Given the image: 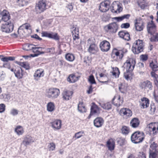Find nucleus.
Wrapping results in <instances>:
<instances>
[{"label": "nucleus", "mask_w": 158, "mask_h": 158, "mask_svg": "<svg viewBox=\"0 0 158 158\" xmlns=\"http://www.w3.org/2000/svg\"><path fill=\"white\" fill-rule=\"evenodd\" d=\"M158 151H154L150 150L149 155V158H157Z\"/></svg>", "instance_id": "41"}, {"label": "nucleus", "mask_w": 158, "mask_h": 158, "mask_svg": "<svg viewBox=\"0 0 158 158\" xmlns=\"http://www.w3.org/2000/svg\"><path fill=\"white\" fill-rule=\"evenodd\" d=\"M130 26V24L129 23H123L121 26V27L122 28H127Z\"/></svg>", "instance_id": "61"}, {"label": "nucleus", "mask_w": 158, "mask_h": 158, "mask_svg": "<svg viewBox=\"0 0 158 158\" xmlns=\"http://www.w3.org/2000/svg\"><path fill=\"white\" fill-rule=\"evenodd\" d=\"M147 29L148 32L151 35H153L156 30V26L152 20L148 23Z\"/></svg>", "instance_id": "16"}, {"label": "nucleus", "mask_w": 158, "mask_h": 158, "mask_svg": "<svg viewBox=\"0 0 158 158\" xmlns=\"http://www.w3.org/2000/svg\"><path fill=\"white\" fill-rule=\"evenodd\" d=\"M127 52V49L125 48L120 49L114 48L111 53V57L114 60L118 61L122 59L124 54Z\"/></svg>", "instance_id": "2"}, {"label": "nucleus", "mask_w": 158, "mask_h": 158, "mask_svg": "<svg viewBox=\"0 0 158 158\" xmlns=\"http://www.w3.org/2000/svg\"><path fill=\"white\" fill-rule=\"evenodd\" d=\"M118 35L120 38H122L125 40L129 41L130 40V35L127 31H121L119 32Z\"/></svg>", "instance_id": "19"}, {"label": "nucleus", "mask_w": 158, "mask_h": 158, "mask_svg": "<svg viewBox=\"0 0 158 158\" xmlns=\"http://www.w3.org/2000/svg\"><path fill=\"white\" fill-rule=\"evenodd\" d=\"M103 123L104 120L101 117H98L94 120V124L97 127H101L103 125Z\"/></svg>", "instance_id": "23"}, {"label": "nucleus", "mask_w": 158, "mask_h": 158, "mask_svg": "<svg viewBox=\"0 0 158 158\" xmlns=\"http://www.w3.org/2000/svg\"><path fill=\"white\" fill-rule=\"evenodd\" d=\"M121 131L123 134L126 135L129 132V128L126 126H123L121 128Z\"/></svg>", "instance_id": "45"}, {"label": "nucleus", "mask_w": 158, "mask_h": 158, "mask_svg": "<svg viewBox=\"0 0 158 158\" xmlns=\"http://www.w3.org/2000/svg\"><path fill=\"white\" fill-rule=\"evenodd\" d=\"M120 114L121 115L125 116L127 118L131 116L132 113L130 109L127 108H123L121 109Z\"/></svg>", "instance_id": "17"}, {"label": "nucleus", "mask_w": 158, "mask_h": 158, "mask_svg": "<svg viewBox=\"0 0 158 158\" xmlns=\"http://www.w3.org/2000/svg\"><path fill=\"white\" fill-rule=\"evenodd\" d=\"M80 77L76 76L74 74H72L69 75L67 78V81L70 83H73L79 79Z\"/></svg>", "instance_id": "26"}, {"label": "nucleus", "mask_w": 158, "mask_h": 158, "mask_svg": "<svg viewBox=\"0 0 158 158\" xmlns=\"http://www.w3.org/2000/svg\"><path fill=\"white\" fill-rule=\"evenodd\" d=\"M56 146L53 143H50L48 145V148L49 151H52L54 150Z\"/></svg>", "instance_id": "52"}, {"label": "nucleus", "mask_w": 158, "mask_h": 158, "mask_svg": "<svg viewBox=\"0 0 158 158\" xmlns=\"http://www.w3.org/2000/svg\"><path fill=\"white\" fill-rule=\"evenodd\" d=\"M44 74V71L42 69H40L37 70L34 75L35 79L38 80L40 77H43Z\"/></svg>", "instance_id": "24"}, {"label": "nucleus", "mask_w": 158, "mask_h": 158, "mask_svg": "<svg viewBox=\"0 0 158 158\" xmlns=\"http://www.w3.org/2000/svg\"><path fill=\"white\" fill-rule=\"evenodd\" d=\"M145 135L144 133L139 131L134 132L131 137L132 142L135 143L141 142L144 139Z\"/></svg>", "instance_id": "4"}, {"label": "nucleus", "mask_w": 158, "mask_h": 158, "mask_svg": "<svg viewBox=\"0 0 158 158\" xmlns=\"http://www.w3.org/2000/svg\"><path fill=\"white\" fill-rule=\"evenodd\" d=\"M35 46L33 45V48L31 50H32L33 52L34 53H37V54H34L33 55H31L33 57L37 56L39 55L40 54H43L44 53V52H41L42 49H44V48L41 47H34Z\"/></svg>", "instance_id": "22"}, {"label": "nucleus", "mask_w": 158, "mask_h": 158, "mask_svg": "<svg viewBox=\"0 0 158 158\" xmlns=\"http://www.w3.org/2000/svg\"><path fill=\"white\" fill-rule=\"evenodd\" d=\"M98 50V48L96 45L94 44H91L88 49V51L92 54L96 52Z\"/></svg>", "instance_id": "28"}, {"label": "nucleus", "mask_w": 158, "mask_h": 158, "mask_svg": "<svg viewBox=\"0 0 158 158\" xmlns=\"http://www.w3.org/2000/svg\"><path fill=\"white\" fill-rule=\"evenodd\" d=\"M51 37H50V38L56 40H59V38L57 33H51Z\"/></svg>", "instance_id": "53"}, {"label": "nucleus", "mask_w": 158, "mask_h": 158, "mask_svg": "<svg viewBox=\"0 0 158 158\" xmlns=\"http://www.w3.org/2000/svg\"><path fill=\"white\" fill-rule=\"evenodd\" d=\"M15 60V57L13 56H9L4 57L1 59L2 61L3 62H8L9 60Z\"/></svg>", "instance_id": "49"}, {"label": "nucleus", "mask_w": 158, "mask_h": 158, "mask_svg": "<svg viewBox=\"0 0 158 158\" xmlns=\"http://www.w3.org/2000/svg\"><path fill=\"white\" fill-rule=\"evenodd\" d=\"M79 32H78V31L75 33L74 35H73V40L74 41H75L76 40H78L79 38Z\"/></svg>", "instance_id": "59"}, {"label": "nucleus", "mask_w": 158, "mask_h": 158, "mask_svg": "<svg viewBox=\"0 0 158 158\" xmlns=\"http://www.w3.org/2000/svg\"><path fill=\"white\" fill-rule=\"evenodd\" d=\"M150 66L152 69V71L151 72H155L158 70V65L156 62H152L150 64Z\"/></svg>", "instance_id": "38"}, {"label": "nucleus", "mask_w": 158, "mask_h": 158, "mask_svg": "<svg viewBox=\"0 0 158 158\" xmlns=\"http://www.w3.org/2000/svg\"><path fill=\"white\" fill-rule=\"evenodd\" d=\"M14 28V24L10 21L2 24L0 30L2 32L10 33L11 32Z\"/></svg>", "instance_id": "5"}, {"label": "nucleus", "mask_w": 158, "mask_h": 158, "mask_svg": "<svg viewBox=\"0 0 158 158\" xmlns=\"http://www.w3.org/2000/svg\"><path fill=\"white\" fill-rule=\"evenodd\" d=\"M15 76L18 78L21 79L23 77V70L20 67L16 68L14 71Z\"/></svg>", "instance_id": "20"}, {"label": "nucleus", "mask_w": 158, "mask_h": 158, "mask_svg": "<svg viewBox=\"0 0 158 158\" xmlns=\"http://www.w3.org/2000/svg\"><path fill=\"white\" fill-rule=\"evenodd\" d=\"M137 3L139 6L142 9H144L145 7V2L144 0H139L137 2Z\"/></svg>", "instance_id": "50"}, {"label": "nucleus", "mask_w": 158, "mask_h": 158, "mask_svg": "<svg viewBox=\"0 0 158 158\" xmlns=\"http://www.w3.org/2000/svg\"><path fill=\"white\" fill-rule=\"evenodd\" d=\"M141 59L143 61H145L147 60L148 59V56L147 55H141L140 56Z\"/></svg>", "instance_id": "62"}, {"label": "nucleus", "mask_w": 158, "mask_h": 158, "mask_svg": "<svg viewBox=\"0 0 158 158\" xmlns=\"http://www.w3.org/2000/svg\"><path fill=\"white\" fill-rule=\"evenodd\" d=\"M62 122L61 120L56 119L50 123L52 127L54 130H58L61 127Z\"/></svg>", "instance_id": "15"}, {"label": "nucleus", "mask_w": 158, "mask_h": 158, "mask_svg": "<svg viewBox=\"0 0 158 158\" xmlns=\"http://www.w3.org/2000/svg\"><path fill=\"white\" fill-rule=\"evenodd\" d=\"M140 103L141 108L144 109L148 106L149 100L148 99L146 98H143L141 99V101L140 102Z\"/></svg>", "instance_id": "21"}, {"label": "nucleus", "mask_w": 158, "mask_h": 158, "mask_svg": "<svg viewBox=\"0 0 158 158\" xmlns=\"http://www.w3.org/2000/svg\"><path fill=\"white\" fill-rule=\"evenodd\" d=\"M29 0H18L17 2L20 6H23L26 5Z\"/></svg>", "instance_id": "48"}, {"label": "nucleus", "mask_w": 158, "mask_h": 158, "mask_svg": "<svg viewBox=\"0 0 158 158\" xmlns=\"http://www.w3.org/2000/svg\"><path fill=\"white\" fill-rule=\"evenodd\" d=\"M112 73V75L114 76L115 78L118 77V76L120 74V71L118 68L115 67Z\"/></svg>", "instance_id": "46"}, {"label": "nucleus", "mask_w": 158, "mask_h": 158, "mask_svg": "<svg viewBox=\"0 0 158 158\" xmlns=\"http://www.w3.org/2000/svg\"><path fill=\"white\" fill-rule=\"evenodd\" d=\"M133 45L135 46H137V47L139 46V47H141V48H144V42H143V40H138L135 42Z\"/></svg>", "instance_id": "37"}, {"label": "nucleus", "mask_w": 158, "mask_h": 158, "mask_svg": "<svg viewBox=\"0 0 158 158\" xmlns=\"http://www.w3.org/2000/svg\"><path fill=\"white\" fill-rule=\"evenodd\" d=\"M131 15L129 14L124 15L120 17H116L114 18V19L116 20L118 22H120L124 19H128Z\"/></svg>", "instance_id": "34"}, {"label": "nucleus", "mask_w": 158, "mask_h": 158, "mask_svg": "<svg viewBox=\"0 0 158 158\" xmlns=\"http://www.w3.org/2000/svg\"><path fill=\"white\" fill-rule=\"evenodd\" d=\"M156 109V108L154 105H152L150 106V111L151 112V114H154Z\"/></svg>", "instance_id": "64"}, {"label": "nucleus", "mask_w": 158, "mask_h": 158, "mask_svg": "<svg viewBox=\"0 0 158 158\" xmlns=\"http://www.w3.org/2000/svg\"><path fill=\"white\" fill-rule=\"evenodd\" d=\"M118 27L117 24L116 23L114 22L105 26L104 29L106 32H109L110 33H113L116 32Z\"/></svg>", "instance_id": "7"}, {"label": "nucleus", "mask_w": 158, "mask_h": 158, "mask_svg": "<svg viewBox=\"0 0 158 158\" xmlns=\"http://www.w3.org/2000/svg\"><path fill=\"white\" fill-rule=\"evenodd\" d=\"M139 85L140 87L142 89H148L149 90H152V89L153 86L152 83L148 80L141 82Z\"/></svg>", "instance_id": "14"}, {"label": "nucleus", "mask_w": 158, "mask_h": 158, "mask_svg": "<svg viewBox=\"0 0 158 158\" xmlns=\"http://www.w3.org/2000/svg\"><path fill=\"white\" fill-rule=\"evenodd\" d=\"M141 47L139 46L137 47V46H135L133 45L132 48V51L134 54H138L143 51L144 48Z\"/></svg>", "instance_id": "30"}, {"label": "nucleus", "mask_w": 158, "mask_h": 158, "mask_svg": "<svg viewBox=\"0 0 158 158\" xmlns=\"http://www.w3.org/2000/svg\"><path fill=\"white\" fill-rule=\"evenodd\" d=\"M158 147V145L157 143H156L155 142H153L150 145V148L152 149V151H158L156 149V148Z\"/></svg>", "instance_id": "55"}, {"label": "nucleus", "mask_w": 158, "mask_h": 158, "mask_svg": "<svg viewBox=\"0 0 158 158\" xmlns=\"http://www.w3.org/2000/svg\"><path fill=\"white\" fill-rule=\"evenodd\" d=\"M135 27L136 30L138 31L143 30L144 27V23L140 18L136 19L135 21Z\"/></svg>", "instance_id": "11"}, {"label": "nucleus", "mask_w": 158, "mask_h": 158, "mask_svg": "<svg viewBox=\"0 0 158 158\" xmlns=\"http://www.w3.org/2000/svg\"><path fill=\"white\" fill-rule=\"evenodd\" d=\"M110 9L113 13H119L122 10V8L119 3L116 1L112 3L110 6Z\"/></svg>", "instance_id": "9"}, {"label": "nucleus", "mask_w": 158, "mask_h": 158, "mask_svg": "<svg viewBox=\"0 0 158 158\" xmlns=\"http://www.w3.org/2000/svg\"><path fill=\"white\" fill-rule=\"evenodd\" d=\"M47 110L49 112H52L55 110V105L53 102H49L47 105Z\"/></svg>", "instance_id": "40"}, {"label": "nucleus", "mask_w": 158, "mask_h": 158, "mask_svg": "<svg viewBox=\"0 0 158 158\" xmlns=\"http://www.w3.org/2000/svg\"><path fill=\"white\" fill-rule=\"evenodd\" d=\"M70 29V31L73 35H74V33H76L77 31H78V32H79V28L76 27V26L71 25Z\"/></svg>", "instance_id": "47"}, {"label": "nucleus", "mask_w": 158, "mask_h": 158, "mask_svg": "<svg viewBox=\"0 0 158 158\" xmlns=\"http://www.w3.org/2000/svg\"><path fill=\"white\" fill-rule=\"evenodd\" d=\"M0 15L2 17V20L4 21L5 23L7 22L10 19V17L8 12L6 10H4L0 13Z\"/></svg>", "instance_id": "18"}, {"label": "nucleus", "mask_w": 158, "mask_h": 158, "mask_svg": "<svg viewBox=\"0 0 158 158\" xmlns=\"http://www.w3.org/2000/svg\"><path fill=\"white\" fill-rule=\"evenodd\" d=\"M60 94V90L56 88H51L47 90L46 95L48 98L52 99L56 98Z\"/></svg>", "instance_id": "6"}, {"label": "nucleus", "mask_w": 158, "mask_h": 158, "mask_svg": "<svg viewBox=\"0 0 158 158\" xmlns=\"http://www.w3.org/2000/svg\"><path fill=\"white\" fill-rule=\"evenodd\" d=\"M84 134V131H81L75 133L73 137L75 138L76 139H78L83 136Z\"/></svg>", "instance_id": "44"}, {"label": "nucleus", "mask_w": 158, "mask_h": 158, "mask_svg": "<svg viewBox=\"0 0 158 158\" xmlns=\"http://www.w3.org/2000/svg\"><path fill=\"white\" fill-rule=\"evenodd\" d=\"M46 2L45 0H40L36 4V8L39 10L40 13L44 12L47 9Z\"/></svg>", "instance_id": "10"}, {"label": "nucleus", "mask_w": 158, "mask_h": 158, "mask_svg": "<svg viewBox=\"0 0 158 158\" xmlns=\"http://www.w3.org/2000/svg\"><path fill=\"white\" fill-rule=\"evenodd\" d=\"M116 97L114 96L112 100V102L113 104L114 105L118 107L122 105L123 103V101L121 99L120 96H119L117 98L116 101H114Z\"/></svg>", "instance_id": "27"}, {"label": "nucleus", "mask_w": 158, "mask_h": 158, "mask_svg": "<svg viewBox=\"0 0 158 158\" xmlns=\"http://www.w3.org/2000/svg\"><path fill=\"white\" fill-rule=\"evenodd\" d=\"M146 131V133L149 135L151 134V132H152V135H155L158 133V123H151L148 124L145 129Z\"/></svg>", "instance_id": "3"}, {"label": "nucleus", "mask_w": 158, "mask_h": 158, "mask_svg": "<svg viewBox=\"0 0 158 158\" xmlns=\"http://www.w3.org/2000/svg\"><path fill=\"white\" fill-rule=\"evenodd\" d=\"M15 131L18 135H22L24 131L23 127L20 126H17L15 129Z\"/></svg>", "instance_id": "29"}, {"label": "nucleus", "mask_w": 158, "mask_h": 158, "mask_svg": "<svg viewBox=\"0 0 158 158\" xmlns=\"http://www.w3.org/2000/svg\"><path fill=\"white\" fill-rule=\"evenodd\" d=\"M99 104L101 107L105 109L109 110L111 109V105L110 102L106 103L103 102L99 103Z\"/></svg>", "instance_id": "36"}, {"label": "nucleus", "mask_w": 158, "mask_h": 158, "mask_svg": "<svg viewBox=\"0 0 158 158\" xmlns=\"http://www.w3.org/2000/svg\"><path fill=\"white\" fill-rule=\"evenodd\" d=\"M78 109L79 111L81 113L85 112L86 109L83 102H80L78 105Z\"/></svg>", "instance_id": "39"}, {"label": "nucleus", "mask_w": 158, "mask_h": 158, "mask_svg": "<svg viewBox=\"0 0 158 158\" xmlns=\"http://www.w3.org/2000/svg\"><path fill=\"white\" fill-rule=\"evenodd\" d=\"M135 63V59L133 58H129L124 64L123 67L126 69V72L124 73V76L127 80L130 79L131 72L133 70Z\"/></svg>", "instance_id": "1"}, {"label": "nucleus", "mask_w": 158, "mask_h": 158, "mask_svg": "<svg viewBox=\"0 0 158 158\" xmlns=\"http://www.w3.org/2000/svg\"><path fill=\"white\" fill-rule=\"evenodd\" d=\"M130 125L133 128H136L138 127L139 124V120L136 118H134L131 121Z\"/></svg>", "instance_id": "31"}, {"label": "nucleus", "mask_w": 158, "mask_h": 158, "mask_svg": "<svg viewBox=\"0 0 158 158\" xmlns=\"http://www.w3.org/2000/svg\"><path fill=\"white\" fill-rule=\"evenodd\" d=\"M88 81L91 84H95L96 81L94 76L93 75H90L88 78Z\"/></svg>", "instance_id": "51"}, {"label": "nucleus", "mask_w": 158, "mask_h": 158, "mask_svg": "<svg viewBox=\"0 0 158 158\" xmlns=\"http://www.w3.org/2000/svg\"><path fill=\"white\" fill-rule=\"evenodd\" d=\"M10 113L14 116L18 114V111L16 109H13L11 110Z\"/></svg>", "instance_id": "60"}, {"label": "nucleus", "mask_w": 158, "mask_h": 158, "mask_svg": "<svg viewBox=\"0 0 158 158\" xmlns=\"http://www.w3.org/2000/svg\"><path fill=\"white\" fill-rule=\"evenodd\" d=\"M5 105L4 104H0V113L3 112L5 109Z\"/></svg>", "instance_id": "63"}, {"label": "nucleus", "mask_w": 158, "mask_h": 158, "mask_svg": "<svg viewBox=\"0 0 158 158\" xmlns=\"http://www.w3.org/2000/svg\"><path fill=\"white\" fill-rule=\"evenodd\" d=\"M125 141V139L124 138H119L117 139V142L121 146L124 145Z\"/></svg>", "instance_id": "56"}, {"label": "nucleus", "mask_w": 158, "mask_h": 158, "mask_svg": "<svg viewBox=\"0 0 158 158\" xmlns=\"http://www.w3.org/2000/svg\"><path fill=\"white\" fill-rule=\"evenodd\" d=\"M151 41H158V34L156 33L155 35H153L151 38Z\"/></svg>", "instance_id": "58"}, {"label": "nucleus", "mask_w": 158, "mask_h": 158, "mask_svg": "<svg viewBox=\"0 0 158 158\" xmlns=\"http://www.w3.org/2000/svg\"><path fill=\"white\" fill-rule=\"evenodd\" d=\"M35 140L33 137L29 135H26L24 136L22 143L25 146H27L34 143Z\"/></svg>", "instance_id": "13"}, {"label": "nucleus", "mask_w": 158, "mask_h": 158, "mask_svg": "<svg viewBox=\"0 0 158 158\" xmlns=\"http://www.w3.org/2000/svg\"><path fill=\"white\" fill-rule=\"evenodd\" d=\"M114 142L112 139H109L107 142L106 145L108 149L110 150H113L114 147Z\"/></svg>", "instance_id": "32"}, {"label": "nucleus", "mask_w": 158, "mask_h": 158, "mask_svg": "<svg viewBox=\"0 0 158 158\" xmlns=\"http://www.w3.org/2000/svg\"><path fill=\"white\" fill-rule=\"evenodd\" d=\"M151 74L152 77L155 78V83L158 89V80H157V77L156 76V75H157L154 72H152Z\"/></svg>", "instance_id": "54"}, {"label": "nucleus", "mask_w": 158, "mask_h": 158, "mask_svg": "<svg viewBox=\"0 0 158 158\" xmlns=\"http://www.w3.org/2000/svg\"><path fill=\"white\" fill-rule=\"evenodd\" d=\"M65 57L66 60L69 61H73L75 59L74 56L71 53H69L66 54Z\"/></svg>", "instance_id": "42"}, {"label": "nucleus", "mask_w": 158, "mask_h": 158, "mask_svg": "<svg viewBox=\"0 0 158 158\" xmlns=\"http://www.w3.org/2000/svg\"><path fill=\"white\" fill-rule=\"evenodd\" d=\"M100 48L103 52H106L108 51L110 47V43L106 40L101 42L100 44Z\"/></svg>", "instance_id": "12"}, {"label": "nucleus", "mask_w": 158, "mask_h": 158, "mask_svg": "<svg viewBox=\"0 0 158 158\" xmlns=\"http://www.w3.org/2000/svg\"><path fill=\"white\" fill-rule=\"evenodd\" d=\"M111 2L110 0H105L100 3L99 6V10L102 12H106L110 9Z\"/></svg>", "instance_id": "8"}, {"label": "nucleus", "mask_w": 158, "mask_h": 158, "mask_svg": "<svg viewBox=\"0 0 158 158\" xmlns=\"http://www.w3.org/2000/svg\"><path fill=\"white\" fill-rule=\"evenodd\" d=\"M15 62L24 68L26 70H28L30 69L29 64V63L27 62H21L15 61Z\"/></svg>", "instance_id": "33"}, {"label": "nucleus", "mask_w": 158, "mask_h": 158, "mask_svg": "<svg viewBox=\"0 0 158 158\" xmlns=\"http://www.w3.org/2000/svg\"><path fill=\"white\" fill-rule=\"evenodd\" d=\"M42 36V37H45L50 38L51 37V33H49L47 31H43L41 33Z\"/></svg>", "instance_id": "57"}, {"label": "nucleus", "mask_w": 158, "mask_h": 158, "mask_svg": "<svg viewBox=\"0 0 158 158\" xmlns=\"http://www.w3.org/2000/svg\"><path fill=\"white\" fill-rule=\"evenodd\" d=\"M33 45L31 44H26L23 45V49L26 51H29L33 48Z\"/></svg>", "instance_id": "43"}, {"label": "nucleus", "mask_w": 158, "mask_h": 158, "mask_svg": "<svg viewBox=\"0 0 158 158\" xmlns=\"http://www.w3.org/2000/svg\"><path fill=\"white\" fill-rule=\"evenodd\" d=\"M98 110V108L97 106L94 105L92 106L91 107L90 113L89 115L88 116V118H90L91 115H93V114L97 113Z\"/></svg>", "instance_id": "35"}, {"label": "nucleus", "mask_w": 158, "mask_h": 158, "mask_svg": "<svg viewBox=\"0 0 158 158\" xmlns=\"http://www.w3.org/2000/svg\"><path fill=\"white\" fill-rule=\"evenodd\" d=\"M72 94L73 92L71 91H64L62 93L63 98L66 100H69L71 98Z\"/></svg>", "instance_id": "25"}]
</instances>
